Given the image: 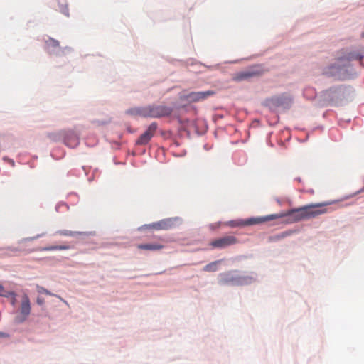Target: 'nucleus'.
Here are the masks:
<instances>
[{"label":"nucleus","mask_w":364,"mask_h":364,"mask_svg":"<svg viewBox=\"0 0 364 364\" xmlns=\"http://www.w3.org/2000/svg\"><path fill=\"white\" fill-rule=\"evenodd\" d=\"M323 206H301V208L294 209L285 213L272 214L262 218H252L247 220H230L228 225L230 227H237L242 225H250L260 223L264 221H269L275 218L289 216L290 221H296L304 218L315 217L319 214L324 213V209H320Z\"/></svg>","instance_id":"f257e3e1"},{"label":"nucleus","mask_w":364,"mask_h":364,"mask_svg":"<svg viewBox=\"0 0 364 364\" xmlns=\"http://www.w3.org/2000/svg\"><path fill=\"white\" fill-rule=\"evenodd\" d=\"M363 58V56L360 53H349L346 55L338 58L337 63L329 66L326 73L329 75L343 78V75L346 71V68L349 65V63L354 60L361 61Z\"/></svg>","instance_id":"f03ea898"},{"label":"nucleus","mask_w":364,"mask_h":364,"mask_svg":"<svg viewBox=\"0 0 364 364\" xmlns=\"http://www.w3.org/2000/svg\"><path fill=\"white\" fill-rule=\"evenodd\" d=\"M31 306L29 297L27 294H23L21 297L19 311L14 318L16 323H22L27 320L31 314Z\"/></svg>","instance_id":"7ed1b4c3"},{"label":"nucleus","mask_w":364,"mask_h":364,"mask_svg":"<svg viewBox=\"0 0 364 364\" xmlns=\"http://www.w3.org/2000/svg\"><path fill=\"white\" fill-rule=\"evenodd\" d=\"M264 70L259 65L252 66L247 70L235 73L232 75V80L236 82L249 80L253 77L261 75Z\"/></svg>","instance_id":"20e7f679"},{"label":"nucleus","mask_w":364,"mask_h":364,"mask_svg":"<svg viewBox=\"0 0 364 364\" xmlns=\"http://www.w3.org/2000/svg\"><path fill=\"white\" fill-rule=\"evenodd\" d=\"M173 109L165 105H151L146 107V117L159 118L169 116Z\"/></svg>","instance_id":"39448f33"},{"label":"nucleus","mask_w":364,"mask_h":364,"mask_svg":"<svg viewBox=\"0 0 364 364\" xmlns=\"http://www.w3.org/2000/svg\"><path fill=\"white\" fill-rule=\"evenodd\" d=\"M252 279L250 277H235L232 272H226L220 274V283L221 284H244Z\"/></svg>","instance_id":"423d86ee"},{"label":"nucleus","mask_w":364,"mask_h":364,"mask_svg":"<svg viewBox=\"0 0 364 364\" xmlns=\"http://www.w3.org/2000/svg\"><path fill=\"white\" fill-rule=\"evenodd\" d=\"M176 218H167L164 219L160 221L153 223L151 224H146L144 225L139 228V230L142 229H154L157 230H168L172 228L174 226V220H176Z\"/></svg>","instance_id":"0eeeda50"},{"label":"nucleus","mask_w":364,"mask_h":364,"mask_svg":"<svg viewBox=\"0 0 364 364\" xmlns=\"http://www.w3.org/2000/svg\"><path fill=\"white\" fill-rule=\"evenodd\" d=\"M158 129V124L156 122H152L147 128V129L141 134L136 141L137 145H146L147 144L151 138L155 134Z\"/></svg>","instance_id":"6e6552de"},{"label":"nucleus","mask_w":364,"mask_h":364,"mask_svg":"<svg viewBox=\"0 0 364 364\" xmlns=\"http://www.w3.org/2000/svg\"><path fill=\"white\" fill-rule=\"evenodd\" d=\"M237 242V240L235 237L232 235L225 236L215 240H213L210 242V245L213 248H225L232 245L235 244Z\"/></svg>","instance_id":"1a4fd4ad"},{"label":"nucleus","mask_w":364,"mask_h":364,"mask_svg":"<svg viewBox=\"0 0 364 364\" xmlns=\"http://www.w3.org/2000/svg\"><path fill=\"white\" fill-rule=\"evenodd\" d=\"M214 92L212 90H208L205 92H192L189 94L184 95L183 98L190 102H196L201 100H204L214 95Z\"/></svg>","instance_id":"9d476101"},{"label":"nucleus","mask_w":364,"mask_h":364,"mask_svg":"<svg viewBox=\"0 0 364 364\" xmlns=\"http://www.w3.org/2000/svg\"><path fill=\"white\" fill-rule=\"evenodd\" d=\"M64 143L68 146L74 148L79 144V136L73 130H68L63 132Z\"/></svg>","instance_id":"9b49d317"},{"label":"nucleus","mask_w":364,"mask_h":364,"mask_svg":"<svg viewBox=\"0 0 364 364\" xmlns=\"http://www.w3.org/2000/svg\"><path fill=\"white\" fill-rule=\"evenodd\" d=\"M137 248L147 251H157L163 249L164 245L159 243L139 244L137 245Z\"/></svg>","instance_id":"f8f14e48"},{"label":"nucleus","mask_w":364,"mask_h":364,"mask_svg":"<svg viewBox=\"0 0 364 364\" xmlns=\"http://www.w3.org/2000/svg\"><path fill=\"white\" fill-rule=\"evenodd\" d=\"M271 101L273 104H274L277 106L283 105L284 103H290L292 101V99L291 97L286 95H282L280 96H277L271 99Z\"/></svg>","instance_id":"ddd939ff"},{"label":"nucleus","mask_w":364,"mask_h":364,"mask_svg":"<svg viewBox=\"0 0 364 364\" xmlns=\"http://www.w3.org/2000/svg\"><path fill=\"white\" fill-rule=\"evenodd\" d=\"M127 113L130 115L146 117V116L145 115V114H146V107L132 108L128 109L127 111Z\"/></svg>","instance_id":"4468645a"},{"label":"nucleus","mask_w":364,"mask_h":364,"mask_svg":"<svg viewBox=\"0 0 364 364\" xmlns=\"http://www.w3.org/2000/svg\"><path fill=\"white\" fill-rule=\"evenodd\" d=\"M56 235L61 236H75V235H86L87 232H78V231H70L67 230H58L55 232Z\"/></svg>","instance_id":"2eb2a0df"},{"label":"nucleus","mask_w":364,"mask_h":364,"mask_svg":"<svg viewBox=\"0 0 364 364\" xmlns=\"http://www.w3.org/2000/svg\"><path fill=\"white\" fill-rule=\"evenodd\" d=\"M220 262V260L210 262L204 267L203 270L205 272H215Z\"/></svg>","instance_id":"dca6fc26"},{"label":"nucleus","mask_w":364,"mask_h":364,"mask_svg":"<svg viewBox=\"0 0 364 364\" xmlns=\"http://www.w3.org/2000/svg\"><path fill=\"white\" fill-rule=\"evenodd\" d=\"M69 249V247L67 245H52L48 247H45L41 249L43 251H53V250H65Z\"/></svg>","instance_id":"f3484780"},{"label":"nucleus","mask_w":364,"mask_h":364,"mask_svg":"<svg viewBox=\"0 0 364 364\" xmlns=\"http://www.w3.org/2000/svg\"><path fill=\"white\" fill-rule=\"evenodd\" d=\"M59 4V10L61 13L68 16V9L67 7L66 0H58Z\"/></svg>","instance_id":"a211bd4d"},{"label":"nucleus","mask_w":364,"mask_h":364,"mask_svg":"<svg viewBox=\"0 0 364 364\" xmlns=\"http://www.w3.org/2000/svg\"><path fill=\"white\" fill-rule=\"evenodd\" d=\"M46 45L47 48L50 49L52 48H58L60 43L57 40L52 38H48V39L46 41Z\"/></svg>","instance_id":"6ab92c4d"},{"label":"nucleus","mask_w":364,"mask_h":364,"mask_svg":"<svg viewBox=\"0 0 364 364\" xmlns=\"http://www.w3.org/2000/svg\"><path fill=\"white\" fill-rule=\"evenodd\" d=\"M4 293H5L6 294H8V296H7V297H9V296H11V297H12V298H11V304H12L13 306H14V305H15V304H16V294H15L14 291H5V290H4Z\"/></svg>","instance_id":"aec40b11"},{"label":"nucleus","mask_w":364,"mask_h":364,"mask_svg":"<svg viewBox=\"0 0 364 364\" xmlns=\"http://www.w3.org/2000/svg\"><path fill=\"white\" fill-rule=\"evenodd\" d=\"M36 290L39 294H46L48 295H51L50 292H49L46 289L39 285L36 286Z\"/></svg>","instance_id":"412c9836"},{"label":"nucleus","mask_w":364,"mask_h":364,"mask_svg":"<svg viewBox=\"0 0 364 364\" xmlns=\"http://www.w3.org/2000/svg\"><path fill=\"white\" fill-rule=\"evenodd\" d=\"M292 232H293L292 231L283 232L280 235H277V237L279 238V239L284 238V237H285L287 236L290 235Z\"/></svg>","instance_id":"4be33fe9"},{"label":"nucleus","mask_w":364,"mask_h":364,"mask_svg":"<svg viewBox=\"0 0 364 364\" xmlns=\"http://www.w3.org/2000/svg\"><path fill=\"white\" fill-rule=\"evenodd\" d=\"M279 203H291L292 201L289 198H284L277 200Z\"/></svg>","instance_id":"5701e85b"},{"label":"nucleus","mask_w":364,"mask_h":364,"mask_svg":"<svg viewBox=\"0 0 364 364\" xmlns=\"http://www.w3.org/2000/svg\"><path fill=\"white\" fill-rule=\"evenodd\" d=\"M0 296H4V297H7L8 296V294H6L4 293V288L2 285H0Z\"/></svg>","instance_id":"b1692460"},{"label":"nucleus","mask_w":364,"mask_h":364,"mask_svg":"<svg viewBox=\"0 0 364 364\" xmlns=\"http://www.w3.org/2000/svg\"><path fill=\"white\" fill-rule=\"evenodd\" d=\"M36 302H37V304H39V305H43V304H44V302H45V300H44V299H43V298H42V297H39V296H38V297L37 298Z\"/></svg>","instance_id":"393cba45"},{"label":"nucleus","mask_w":364,"mask_h":364,"mask_svg":"<svg viewBox=\"0 0 364 364\" xmlns=\"http://www.w3.org/2000/svg\"><path fill=\"white\" fill-rule=\"evenodd\" d=\"M10 336L9 334L0 331V337L1 338H9Z\"/></svg>","instance_id":"a878e982"},{"label":"nucleus","mask_w":364,"mask_h":364,"mask_svg":"<svg viewBox=\"0 0 364 364\" xmlns=\"http://www.w3.org/2000/svg\"><path fill=\"white\" fill-rule=\"evenodd\" d=\"M49 137L51 138L53 140H55L56 135L54 134H49Z\"/></svg>","instance_id":"bb28decb"},{"label":"nucleus","mask_w":364,"mask_h":364,"mask_svg":"<svg viewBox=\"0 0 364 364\" xmlns=\"http://www.w3.org/2000/svg\"><path fill=\"white\" fill-rule=\"evenodd\" d=\"M316 205H332V203H317Z\"/></svg>","instance_id":"cd10ccee"},{"label":"nucleus","mask_w":364,"mask_h":364,"mask_svg":"<svg viewBox=\"0 0 364 364\" xmlns=\"http://www.w3.org/2000/svg\"><path fill=\"white\" fill-rule=\"evenodd\" d=\"M41 235H37V237H36V238H38ZM35 239V237H31V238H29V239H26V240H33Z\"/></svg>","instance_id":"c85d7f7f"}]
</instances>
